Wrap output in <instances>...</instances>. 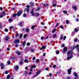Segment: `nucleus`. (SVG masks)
Wrapping results in <instances>:
<instances>
[{
	"instance_id": "28",
	"label": "nucleus",
	"mask_w": 79,
	"mask_h": 79,
	"mask_svg": "<svg viewBox=\"0 0 79 79\" xmlns=\"http://www.w3.org/2000/svg\"><path fill=\"white\" fill-rule=\"evenodd\" d=\"M66 24H69V20H67L66 21Z\"/></svg>"
},
{
	"instance_id": "52",
	"label": "nucleus",
	"mask_w": 79,
	"mask_h": 79,
	"mask_svg": "<svg viewBox=\"0 0 79 79\" xmlns=\"http://www.w3.org/2000/svg\"><path fill=\"white\" fill-rule=\"evenodd\" d=\"M59 53H60V52L58 51H57L56 52V54H58Z\"/></svg>"
},
{
	"instance_id": "56",
	"label": "nucleus",
	"mask_w": 79,
	"mask_h": 79,
	"mask_svg": "<svg viewBox=\"0 0 79 79\" xmlns=\"http://www.w3.org/2000/svg\"><path fill=\"white\" fill-rule=\"evenodd\" d=\"M59 25V23H57V24L55 26V27H57V26H58Z\"/></svg>"
},
{
	"instance_id": "1",
	"label": "nucleus",
	"mask_w": 79,
	"mask_h": 79,
	"mask_svg": "<svg viewBox=\"0 0 79 79\" xmlns=\"http://www.w3.org/2000/svg\"><path fill=\"white\" fill-rule=\"evenodd\" d=\"M31 13L32 16H37L39 15V13H34V11L33 9H32V10L31 11Z\"/></svg>"
},
{
	"instance_id": "9",
	"label": "nucleus",
	"mask_w": 79,
	"mask_h": 79,
	"mask_svg": "<svg viewBox=\"0 0 79 79\" xmlns=\"http://www.w3.org/2000/svg\"><path fill=\"white\" fill-rule=\"evenodd\" d=\"M8 39H9V37L8 36H6L4 38L5 40V41H6V40H8Z\"/></svg>"
},
{
	"instance_id": "33",
	"label": "nucleus",
	"mask_w": 79,
	"mask_h": 79,
	"mask_svg": "<svg viewBox=\"0 0 79 79\" xmlns=\"http://www.w3.org/2000/svg\"><path fill=\"white\" fill-rule=\"evenodd\" d=\"M27 34H25L23 36V37L24 38H26V36H27Z\"/></svg>"
},
{
	"instance_id": "22",
	"label": "nucleus",
	"mask_w": 79,
	"mask_h": 79,
	"mask_svg": "<svg viewBox=\"0 0 79 79\" xmlns=\"http://www.w3.org/2000/svg\"><path fill=\"white\" fill-rule=\"evenodd\" d=\"M30 5L32 7V6H34V3H33V2H31Z\"/></svg>"
},
{
	"instance_id": "26",
	"label": "nucleus",
	"mask_w": 79,
	"mask_h": 79,
	"mask_svg": "<svg viewBox=\"0 0 79 79\" xmlns=\"http://www.w3.org/2000/svg\"><path fill=\"white\" fill-rule=\"evenodd\" d=\"M23 59H22L21 60V62H20V64H23Z\"/></svg>"
},
{
	"instance_id": "35",
	"label": "nucleus",
	"mask_w": 79,
	"mask_h": 79,
	"mask_svg": "<svg viewBox=\"0 0 79 79\" xmlns=\"http://www.w3.org/2000/svg\"><path fill=\"white\" fill-rule=\"evenodd\" d=\"M75 34V33L74 32H73L72 33V36H74V35Z\"/></svg>"
},
{
	"instance_id": "44",
	"label": "nucleus",
	"mask_w": 79,
	"mask_h": 79,
	"mask_svg": "<svg viewBox=\"0 0 79 79\" xmlns=\"http://www.w3.org/2000/svg\"><path fill=\"white\" fill-rule=\"evenodd\" d=\"M64 47V44H63L61 45V47Z\"/></svg>"
},
{
	"instance_id": "18",
	"label": "nucleus",
	"mask_w": 79,
	"mask_h": 79,
	"mask_svg": "<svg viewBox=\"0 0 79 79\" xmlns=\"http://www.w3.org/2000/svg\"><path fill=\"white\" fill-rule=\"evenodd\" d=\"M72 8H74L75 10H77V7H76V6H74L72 7Z\"/></svg>"
},
{
	"instance_id": "17",
	"label": "nucleus",
	"mask_w": 79,
	"mask_h": 79,
	"mask_svg": "<svg viewBox=\"0 0 79 79\" xmlns=\"http://www.w3.org/2000/svg\"><path fill=\"white\" fill-rule=\"evenodd\" d=\"M26 45V41H24L23 42V43L22 44V45H23V47H24V46H25Z\"/></svg>"
},
{
	"instance_id": "15",
	"label": "nucleus",
	"mask_w": 79,
	"mask_h": 79,
	"mask_svg": "<svg viewBox=\"0 0 79 79\" xmlns=\"http://www.w3.org/2000/svg\"><path fill=\"white\" fill-rule=\"evenodd\" d=\"M40 73H41V72H40V70H39L36 73V75H38L39 74H40Z\"/></svg>"
},
{
	"instance_id": "50",
	"label": "nucleus",
	"mask_w": 79,
	"mask_h": 79,
	"mask_svg": "<svg viewBox=\"0 0 79 79\" xmlns=\"http://www.w3.org/2000/svg\"><path fill=\"white\" fill-rule=\"evenodd\" d=\"M10 59H12V60H14L15 57H10Z\"/></svg>"
},
{
	"instance_id": "45",
	"label": "nucleus",
	"mask_w": 79,
	"mask_h": 79,
	"mask_svg": "<svg viewBox=\"0 0 79 79\" xmlns=\"http://www.w3.org/2000/svg\"><path fill=\"white\" fill-rule=\"evenodd\" d=\"M23 24V23L22 22H20V26H23L22 25V24Z\"/></svg>"
},
{
	"instance_id": "4",
	"label": "nucleus",
	"mask_w": 79,
	"mask_h": 79,
	"mask_svg": "<svg viewBox=\"0 0 79 79\" xmlns=\"http://www.w3.org/2000/svg\"><path fill=\"white\" fill-rule=\"evenodd\" d=\"M73 51H69L67 53L68 56H69V55H71V54H73Z\"/></svg>"
},
{
	"instance_id": "24",
	"label": "nucleus",
	"mask_w": 79,
	"mask_h": 79,
	"mask_svg": "<svg viewBox=\"0 0 79 79\" xmlns=\"http://www.w3.org/2000/svg\"><path fill=\"white\" fill-rule=\"evenodd\" d=\"M78 47H79V44H77L76 46H75V48H78Z\"/></svg>"
},
{
	"instance_id": "61",
	"label": "nucleus",
	"mask_w": 79,
	"mask_h": 79,
	"mask_svg": "<svg viewBox=\"0 0 79 79\" xmlns=\"http://www.w3.org/2000/svg\"><path fill=\"white\" fill-rule=\"evenodd\" d=\"M23 16L24 17H26V14H24L23 15Z\"/></svg>"
},
{
	"instance_id": "29",
	"label": "nucleus",
	"mask_w": 79,
	"mask_h": 79,
	"mask_svg": "<svg viewBox=\"0 0 79 79\" xmlns=\"http://www.w3.org/2000/svg\"><path fill=\"white\" fill-rule=\"evenodd\" d=\"M57 5V4L56 3V4H53V5H52V6H53L54 7H55V6H56Z\"/></svg>"
},
{
	"instance_id": "31",
	"label": "nucleus",
	"mask_w": 79,
	"mask_h": 79,
	"mask_svg": "<svg viewBox=\"0 0 79 79\" xmlns=\"http://www.w3.org/2000/svg\"><path fill=\"white\" fill-rule=\"evenodd\" d=\"M22 37H23V34H20V35L19 38L21 39L22 38Z\"/></svg>"
},
{
	"instance_id": "39",
	"label": "nucleus",
	"mask_w": 79,
	"mask_h": 79,
	"mask_svg": "<svg viewBox=\"0 0 79 79\" xmlns=\"http://www.w3.org/2000/svg\"><path fill=\"white\" fill-rule=\"evenodd\" d=\"M77 41V39H75L74 40V41L75 42H76Z\"/></svg>"
},
{
	"instance_id": "25",
	"label": "nucleus",
	"mask_w": 79,
	"mask_h": 79,
	"mask_svg": "<svg viewBox=\"0 0 79 79\" xmlns=\"http://www.w3.org/2000/svg\"><path fill=\"white\" fill-rule=\"evenodd\" d=\"M8 21L9 23H11L12 21V19H9Z\"/></svg>"
},
{
	"instance_id": "13",
	"label": "nucleus",
	"mask_w": 79,
	"mask_h": 79,
	"mask_svg": "<svg viewBox=\"0 0 79 79\" xmlns=\"http://www.w3.org/2000/svg\"><path fill=\"white\" fill-rule=\"evenodd\" d=\"M45 48H46V46H43V47L41 48H40V50H43V49H45Z\"/></svg>"
},
{
	"instance_id": "37",
	"label": "nucleus",
	"mask_w": 79,
	"mask_h": 79,
	"mask_svg": "<svg viewBox=\"0 0 79 79\" xmlns=\"http://www.w3.org/2000/svg\"><path fill=\"white\" fill-rule=\"evenodd\" d=\"M74 31H75V32H77L78 31L77 29L76 28H75Z\"/></svg>"
},
{
	"instance_id": "41",
	"label": "nucleus",
	"mask_w": 79,
	"mask_h": 79,
	"mask_svg": "<svg viewBox=\"0 0 79 79\" xmlns=\"http://www.w3.org/2000/svg\"><path fill=\"white\" fill-rule=\"evenodd\" d=\"M74 48H75V47L74 46H73L71 48L72 50H74Z\"/></svg>"
},
{
	"instance_id": "10",
	"label": "nucleus",
	"mask_w": 79,
	"mask_h": 79,
	"mask_svg": "<svg viewBox=\"0 0 79 79\" xmlns=\"http://www.w3.org/2000/svg\"><path fill=\"white\" fill-rule=\"evenodd\" d=\"M73 58V55H71L69 57H68L67 58V59L68 60H69V59H71Z\"/></svg>"
},
{
	"instance_id": "47",
	"label": "nucleus",
	"mask_w": 79,
	"mask_h": 79,
	"mask_svg": "<svg viewBox=\"0 0 79 79\" xmlns=\"http://www.w3.org/2000/svg\"><path fill=\"white\" fill-rule=\"evenodd\" d=\"M7 63L8 64H10V61H9L7 62Z\"/></svg>"
},
{
	"instance_id": "42",
	"label": "nucleus",
	"mask_w": 79,
	"mask_h": 79,
	"mask_svg": "<svg viewBox=\"0 0 79 79\" xmlns=\"http://www.w3.org/2000/svg\"><path fill=\"white\" fill-rule=\"evenodd\" d=\"M77 52L79 53V48L77 49Z\"/></svg>"
},
{
	"instance_id": "53",
	"label": "nucleus",
	"mask_w": 79,
	"mask_h": 79,
	"mask_svg": "<svg viewBox=\"0 0 79 79\" xmlns=\"http://www.w3.org/2000/svg\"><path fill=\"white\" fill-rule=\"evenodd\" d=\"M29 8H27V13H28V12H29Z\"/></svg>"
},
{
	"instance_id": "19",
	"label": "nucleus",
	"mask_w": 79,
	"mask_h": 79,
	"mask_svg": "<svg viewBox=\"0 0 79 79\" xmlns=\"http://www.w3.org/2000/svg\"><path fill=\"white\" fill-rule=\"evenodd\" d=\"M35 62L36 63H39V59H37V60H36Z\"/></svg>"
},
{
	"instance_id": "49",
	"label": "nucleus",
	"mask_w": 79,
	"mask_h": 79,
	"mask_svg": "<svg viewBox=\"0 0 79 79\" xmlns=\"http://www.w3.org/2000/svg\"><path fill=\"white\" fill-rule=\"evenodd\" d=\"M60 28H61V29H63V28H64L63 27V26H60Z\"/></svg>"
},
{
	"instance_id": "20",
	"label": "nucleus",
	"mask_w": 79,
	"mask_h": 79,
	"mask_svg": "<svg viewBox=\"0 0 79 79\" xmlns=\"http://www.w3.org/2000/svg\"><path fill=\"white\" fill-rule=\"evenodd\" d=\"M10 76H11L10 75H8L6 79H9L10 77Z\"/></svg>"
},
{
	"instance_id": "64",
	"label": "nucleus",
	"mask_w": 79,
	"mask_h": 79,
	"mask_svg": "<svg viewBox=\"0 0 79 79\" xmlns=\"http://www.w3.org/2000/svg\"><path fill=\"white\" fill-rule=\"evenodd\" d=\"M26 7H27V8H30V6L27 5L26 6Z\"/></svg>"
},
{
	"instance_id": "54",
	"label": "nucleus",
	"mask_w": 79,
	"mask_h": 79,
	"mask_svg": "<svg viewBox=\"0 0 79 79\" xmlns=\"http://www.w3.org/2000/svg\"><path fill=\"white\" fill-rule=\"evenodd\" d=\"M28 73V72L27 71H26L25 72V74L26 75H27V73Z\"/></svg>"
},
{
	"instance_id": "46",
	"label": "nucleus",
	"mask_w": 79,
	"mask_h": 79,
	"mask_svg": "<svg viewBox=\"0 0 79 79\" xmlns=\"http://www.w3.org/2000/svg\"><path fill=\"white\" fill-rule=\"evenodd\" d=\"M8 73V71H6L5 72V74H7Z\"/></svg>"
},
{
	"instance_id": "60",
	"label": "nucleus",
	"mask_w": 79,
	"mask_h": 79,
	"mask_svg": "<svg viewBox=\"0 0 79 79\" xmlns=\"http://www.w3.org/2000/svg\"><path fill=\"white\" fill-rule=\"evenodd\" d=\"M71 78V77H67V79H70Z\"/></svg>"
},
{
	"instance_id": "8",
	"label": "nucleus",
	"mask_w": 79,
	"mask_h": 79,
	"mask_svg": "<svg viewBox=\"0 0 79 79\" xmlns=\"http://www.w3.org/2000/svg\"><path fill=\"white\" fill-rule=\"evenodd\" d=\"M72 70V69L71 68L68 70V73L69 74H70L71 73V70Z\"/></svg>"
},
{
	"instance_id": "7",
	"label": "nucleus",
	"mask_w": 79,
	"mask_h": 79,
	"mask_svg": "<svg viewBox=\"0 0 79 79\" xmlns=\"http://www.w3.org/2000/svg\"><path fill=\"white\" fill-rule=\"evenodd\" d=\"M15 44H18L19 43V40H16L14 42Z\"/></svg>"
},
{
	"instance_id": "48",
	"label": "nucleus",
	"mask_w": 79,
	"mask_h": 79,
	"mask_svg": "<svg viewBox=\"0 0 79 79\" xmlns=\"http://www.w3.org/2000/svg\"><path fill=\"white\" fill-rule=\"evenodd\" d=\"M27 46H29L30 45V43H28L27 44Z\"/></svg>"
},
{
	"instance_id": "32",
	"label": "nucleus",
	"mask_w": 79,
	"mask_h": 79,
	"mask_svg": "<svg viewBox=\"0 0 79 79\" xmlns=\"http://www.w3.org/2000/svg\"><path fill=\"white\" fill-rule=\"evenodd\" d=\"M63 35H61V36L60 37V39H63Z\"/></svg>"
},
{
	"instance_id": "11",
	"label": "nucleus",
	"mask_w": 79,
	"mask_h": 79,
	"mask_svg": "<svg viewBox=\"0 0 79 79\" xmlns=\"http://www.w3.org/2000/svg\"><path fill=\"white\" fill-rule=\"evenodd\" d=\"M14 68L15 69L17 70L19 69V66L18 65H15L14 66Z\"/></svg>"
},
{
	"instance_id": "62",
	"label": "nucleus",
	"mask_w": 79,
	"mask_h": 79,
	"mask_svg": "<svg viewBox=\"0 0 79 79\" xmlns=\"http://www.w3.org/2000/svg\"><path fill=\"white\" fill-rule=\"evenodd\" d=\"M41 24L42 25H44L45 24V23H44V22L41 23Z\"/></svg>"
},
{
	"instance_id": "58",
	"label": "nucleus",
	"mask_w": 79,
	"mask_h": 79,
	"mask_svg": "<svg viewBox=\"0 0 79 79\" xmlns=\"http://www.w3.org/2000/svg\"><path fill=\"white\" fill-rule=\"evenodd\" d=\"M56 65H54L53 66V67H53V68H56Z\"/></svg>"
},
{
	"instance_id": "59",
	"label": "nucleus",
	"mask_w": 79,
	"mask_h": 79,
	"mask_svg": "<svg viewBox=\"0 0 79 79\" xmlns=\"http://www.w3.org/2000/svg\"><path fill=\"white\" fill-rule=\"evenodd\" d=\"M18 35H19V33H17V34H16V37H18Z\"/></svg>"
},
{
	"instance_id": "14",
	"label": "nucleus",
	"mask_w": 79,
	"mask_h": 79,
	"mask_svg": "<svg viewBox=\"0 0 79 79\" xmlns=\"http://www.w3.org/2000/svg\"><path fill=\"white\" fill-rule=\"evenodd\" d=\"M45 7V8H47V7H48V4L47 3H46V4H44L43 5Z\"/></svg>"
},
{
	"instance_id": "5",
	"label": "nucleus",
	"mask_w": 79,
	"mask_h": 79,
	"mask_svg": "<svg viewBox=\"0 0 79 79\" xmlns=\"http://www.w3.org/2000/svg\"><path fill=\"white\" fill-rule=\"evenodd\" d=\"M73 75L74 76H75L76 77L74 79H77L78 78V77H77V74L76 73H74Z\"/></svg>"
},
{
	"instance_id": "21",
	"label": "nucleus",
	"mask_w": 79,
	"mask_h": 79,
	"mask_svg": "<svg viewBox=\"0 0 79 79\" xmlns=\"http://www.w3.org/2000/svg\"><path fill=\"white\" fill-rule=\"evenodd\" d=\"M16 16H17V14H16V13H15L13 14V16L14 17H16Z\"/></svg>"
},
{
	"instance_id": "36",
	"label": "nucleus",
	"mask_w": 79,
	"mask_h": 79,
	"mask_svg": "<svg viewBox=\"0 0 79 79\" xmlns=\"http://www.w3.org/2000/svg\"><path fill=\"white\" fill-rule=\"evenodd\" d=\"M35 25H33V26L31 27L32 29H34V28L35 27Z\"/></svg>"
},
{
	"instance_id": "6",
	"label": "nucleus",
	"mask_w": 79,
	"mask_h": 79,
	"mask_svg": "<svg viewBox=\"0 0 79 79\" xmlns=\"http://www.w3.org/2000/svg\"><path fill=\"white\" fill-rule=\"evenodd\" d=\"M0 66L2 68V69H4L5 68V66H4V64L3 63H1L0 64Z\"/></svg>"
},
{
	"instance_id": "23",
	"label": "nucleus",
	"mask_w": 79,
	"mask_h": 79,
	"mask_svg": "<svg viewBox=\"0 0 79 79\" xmlns=\"http://www.w3.org/2000/svg\"><path fill=\"white\" fill-rule=\"evenodd\" d=\"M17 54H18V55H19L21 54V52H20L18 51L17 52Z\"/></svg>"
},
{
	"instance_id": "38",
	"label": "nucleus",
	"mask_w": 79,
	"mask_h": 79,
	"mask_svg": "<svg viewBox=\"0 0 79 79\" xmlns=\"http://www.w3.org/2000/svg\"><path fill=\"white\" fill-rule=\"evenodd\" d=\"M31 52H34V49H31Z\"/></svg>"
},
{
	"instance_id": "30",
	"label": "nucleus",
	"mask_w": 79,
	"mask_h": 79,
	"mask_svg": "<svg viewBox=\"0 0 79 79\" xmlns=\"http://www.w3.org/2000/svg\"><path fill=\"white\" fill-rule=\"evenodd\" d=\"M28 60H27L25 59V61H24L25 63H28Z\"/></svg>"
},
{
	"instance_id": "43",
	"label": "nucleus",
	"mask_w": 79,
	"mask_h": 79,
	"mask_svg": "<svg viewBox=\"0 0 79 79\" xmlns=\"http://www.w3.org/2000/svg\"><path fill=\"white\" fill-rule=\"evenodd\" d=\"M63 13H64V14H66V13H67V12L66 11H64Z\"/></svg>"
},
{
	"instance_id": "63",
	"label": "nucleus",
	"mask_w": 79,
	"mask_h": 79,
	"mask_svg": "<svg viewBox=\"0 0 79 79\" xmlns=\"http://www.w3.org/2000/svg\"><path fill=\"white\" fill-rule=\"evenodd\" d=\"M49 76L50 77H51L52 76V74L51 73H50L49 74Z\"/></svg>"
},
{
	"instance_id": "34",
	"label": "nucleus",
	"mask_w": 79,
	"mask_h": 79,
	"mask_svg": "<svg viewBox=\"0 0 79 79\" xmlns=\"http://www.w3.org/2000/svg\"><path fill=\"white\" fill-rule=\"evenodd\" d=\"M66 39V36H64L63 37V39L64 40H65V39Z\"/></svg>"
},
{
	"instance_id": "2",
	"label": "nucleus",
	"mask_w": 79,
	"mask_h": 79,
	"mask_svg": "<svg viewBox=\"0 0 79 79\" xmlns=\"http://www.w3.org/2000/svg\"><path fill=\"white\" fill-rule=\"evenodd\" d=\"M6 15V14H5V11H3L1 15H0V18H3V16H5Z\"/></svg>"
},
{
	"instance_id": "57",
	"label": "nucleus",
	"mask_w": 79,
	"mask_h": 79,
	"mask_svg": "<svg viewBox=\"0 0 79 79\" xmlns=\"http://www.w3.org/2000/svg\"><path fill=\"white\" fill-rule=\"evenodd\" d=\"M15 47L17 48L18 47V44H16L15 45Z\"/></svg>"
},
{
	"instance_id": "3",
	"label": "nucleus",
	"mask_w": 79,
	"mask_h": 79,
	"mask_svg": "<svg viewBox=\"0 0 79 79\" xmlns=\"http://www.w3.org/2000/svg\"><path fill=\"white\" fill-rule=\"evenodd\" d=\"M22 13H23V11H19L17 14V16H19L21 15Z\"/></svg>"
},
{
	"instance_id": "40",
	"label": "nucleus",
	"mask_w": 79,
	"mask_h": 79,
	"mask_svg": "<svg viewBox=\"0 0 79 79\" xmlns=\"http://www.w3.org/2000/svg\"><path fill=\"white\" fill-rule=\"evenodd\" d=\"M5 32H8V30L7 29H5Z\"/></svg>"
},
{
	"instance_id": "55",
	"label": "nucleus",
	"mask_w": 79,
	"mask_h": 79,
	"mask_svg": "<svg viewBox=\"0 0 79 79\" xmlns=\"http://www.w3.org/2000/svg\"><path fill=\"white\" fill-rule=\"evenodd\" d=\"M76 21H77V22H78V21H79V19H76Z\"/></svg>"
},
{
	"instance_id": "51",
	"label": "nucleus",
	"mask_w": 79,
	"mask_h": 79,
	"mask_svg": "<svg viewBox=\"0 0 79 79\" xmlns=\"http://www.w3.org/2000/svg\"><path fill=\"white\" fill-rule=\"evenodd\" d=\"M39 10H40V8L38 7L37 8V9L36 10V11H39Z\"/></svg>"
},
{
	"instance_id": "16",
	"label": "nucleus",
	"mask_w": 79,
	"mask_h": 79,
	"mask_svg": "<svg viewBox=\"0 0 79 79\" xmlns=\"http://www.w3.org/2000/svg\"><path fill=\"white\" fill-rule=\"evenodd\" d=\"M56 34H53L52 36L53 39H55V37H56Z\"/></svg>"
},
{
	"instance_id": "12",
	"label": "nucleus",
	"mask_w": 79,
	"mask_h": 79,
	"mask_svg": "<svg viewBox=\"0 0 79 79\" xmlns=\"http://www.w3.org/2000/svg\"><path fill=\"white\" fill-rule=\"evenodd\" d=\"M67 51V48L66 47H64L63 49V52H66Z\"/></svg>"
},
{
	"instance_id": "27",
	"label": "nucleus",
	"mask_w": 79,
	"mask_h": 79,
	"mask_svg": "<svg viewBox=\"0 0 79 79\" xmlns=\"http://www.w3.org/2000/svg\"><path fill=\"white\" fill-rule=\"evenodd\" d=\"M25 31H26V32H29V29L27 28V29H26Z\"/></svg>"
}]
</instances>
